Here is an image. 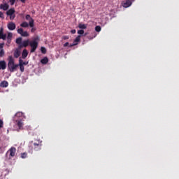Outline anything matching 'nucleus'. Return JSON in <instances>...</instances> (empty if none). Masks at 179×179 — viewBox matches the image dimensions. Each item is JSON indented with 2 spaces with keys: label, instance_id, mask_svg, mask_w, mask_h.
Segmentation results:
<instances>
[{
  "label": "nucleus",
  "instance_id": "nucleus-1",
  "mask_svg": "<svg viewBox=\"0 0 179 179\" xmlns=\"http://www.w3.org/2000/svg\"><path fill=\"white\" fill-rule=\"evenodd\" d=\"M43 141H38V143H34L33 141L31 142L30 145H29V153H33V150L35 152H38V150H41V146H43Z\"/></svg>",
  "mask_w": 179,
  "mask_h": 179
},
{
  "label": "nucleus",
  "instance_id": "nucleus-2",
  "mask_svg": "<svg viewBox=\"0 0 179 179\" xmlns=\"http://www.w3.org/2000/svg\"><path fill=\"white\" fill-rule=\"evenodd\" d=\"M19 68L18 64H15V59H13V57L9 56L8 57V71H9L11 73L15 72L16 69Z\"/></svg>",
  "mask_w": 179,
  "mask_h": 179
},
{
  "label": "nucleus",
  "instance_id": "nucleus-3",
  "mask_svg": "<svg viewBox=\"0 0 179 179\" xmlns=\"http://www.w3.org/2000/svg\"><path fill=\"white\" fill-rule=\"evenodd\" d=\"M16 44L18 45L19 48H23V47L26 48L30 45V40L27 39L23 41V38L22 37H19L15 41Z\"/></svg>",
  "mask_w": 179,
  "mask_h": 179
},
{
  "label": "nucleus",
  "instance_id": "nucleus-4",
  "mask_svg": "<svg viewBox=\"0 0 179 179\" xmlns=\"http://www.w3.org/2000/svg\"><path fill=\"white\" fill-rule=\"evenodd\" d=\"M38 41H40V37H35L33 41H29V45L31 47V52H35L38 47Z\"/></svg>",
  "mask_w": 179,
  "mask_h": 179
},
{
  "label": "nucleus",
  "instance_id": "nucleus-5",
  "mask_svg": "<svg viewBox=\"0 0 179 179\" xmlns=\"http://www.w3.org/2000/svg\"><path fill=\"white\" fill-rule=\"evenodd\" d=\"M8 153H9V156H10V159L11 157H15V155H16V148L15 147H11L6 152V155H8Z\"/></svg>",
  "mask_w": 179,
  "mask_h": 179
},
{
  "label": "nucleus",
  "instance_id": "nucleus-6",
  "mask_svg": "<svg viewBox=\"0 0 179 179\" xmlns=\"http://www.w3.org/2000/svg\"><path fill=\"white\" fill-rule=\"evenodd\" d=\"M18 34H20L22 37H29V33L27 31H24L22 29V28H20L17 29Z\"/></svg>",
  "mask_w": 179,
  "mask_h": 179
},
{
  "label": "nucleus",
  "instance_id": "nucleus-7",
  "mask_svg": "<svg viewBox=\"0 0 179 179\" xmlns=\"http://www.w3.org/2000/svg\"><path fill=\"white\" fill-rule=\"evenodd\" d=\"M123 8H129L132 5V1L131 0H125L122 2Z\"/></svg>",
  "mask_w": 179,
  "mask_h": 179
},
{
  "label": "nucleus",
  "instance_id": "nucleus-8",
  "mask_svg": "<svg viewBox=\"0 0 179 179\" xmlns=\"http://www.w3.org/2000/svg\"><path fill=\"white\" fill-rule=\"evenodd\" d=\"M8 30H15L16 29V24L15 22H9L7 25Z\"/></svg>",
  "mask_w": 179,
  "mask_h": 179
},
{
  "label": "nucleus",
  "instance_id": "nucleus-9",
  "mask_svg": "<svg viewBox=\"0 0 179 179\" xmlns=\"http://www.w3.org/2000/svg\"><path fill=\"white\" fill-rule=\"evenodd\" d=\"M0 39L6 40V34H3V28L0 29Z\"/></svg>",
  "mask_w": 179,
  "mask_h": 179
},
{
  "label": "nucleus",
  "instance_id": "nucleus-10",
  "mask_svg": "<svg viewBox=\"0 0 179 179\" xmlns=\"http://www.w3.org/2000/svg\"><path fill=\"white\" fill-rule=\"evenodd\" d=\"M20 50H22L21 48H19V46L17 47V48L15 49V50L14 51V57L15 58H17L18 57H20Z\"/></svg>",
  "mask_w": 179,
  "mask_h": 179
},
{
  "label": "nucleus",
  "instance_id": "nucleus-11",
  "mask_svg": "<svg viewBox=\"0 0 179 179\" xmlns=\"http://www.w3.org/2000/svg\"><path fill=\"white\" fill-rule=\"evenodd\" d=\"M0 69H2V71L6 69V62L5 60L0 61Z\"/></svg>",
  "mask_w": 179,
  "mask_h": 179
},
{
  "label": "nucleus",
  "instance_id": "nucleus-12",
  "mask_svg": "<svg viewBox=\"0 0 179 179\" xmlns=\"http://www.w3.org/2000/svg\"><path fill=\"white\" fill-rule=\"evenodd\" d=\"M0 9L3 10H8L9 9V5L8 3L1 4Z\"/></svg>",
  "mask_w": 179,
  "mask_h": 179
},
{
  "label": "nucleus",
  "instance_id": "nucleus-13",
  "mask_svg": "<svg viewBox=\"0 0 179 179\" xmlns=\"http://www.w3.org/2000/svg\"><path fill=\"white\" fill-rule=\"evenodd\" d=\"M9 86V83L6 80H3L0 83V87H8Z\"/></svg>",
  "mask_w": 179,
  "mask_h": 179
},
{
  "label": "nucleus",
  "instance_id": "nucleus-14",
  "mask_svg": "<svg viewBox=\"0 0 179 179\" xmlns=\"http://www.w3.org/2000/svg\"><path fill=\"white\" fill-rule=\"evenodd\" d=\"M6 15L8 16H12V15H15V8H10L6 12Z\"/></svg>",
  "mask_w": 179,
  "mask_h": 179
},
{
  "label": "nucleus",
  "instance_id": "nucleus-15",
  "mask_svg": "<svg viewBox=\"0 0 179 179\" xmlns=\"http://www.w3.org/2000/svg\"><path fill=\"white\" fill-rule=\"evenodd\" d=\"M27 55H29V52H27V50L24 49L22 51V55L23 59H26V58H27Z\"/></svg>",
  "mask_w": 179,
  "mask_h": 179
},
{
  "label": "nucleus",
  "instance_id": "nucleus-16",
  "mask_svg": "<svg viewBox=\"0 0 179 179\" xmlns=\"http://www.w3.org/2000/svg\"><path fill=\"white\" fill-rule=\"evenodd\" d=\"M20 1L22 3H26V0H20ZM9 2L10 3L11 6H13V5H15V2H16V0H9Z\"/></svg>",
  "mask_w": 179,
  "mask_h": 179
},
{
  "label": "nucleus",
  "instance_id": "nucleus-17",
  "mask_svg": "<svg viewBox=\"0 0 179 179\" xmlns=\"http://www.w3.org/2000/svg\"><path fill=\"white\" fill-rule=\"evenodd\" d=\"M41 64L43 65H45L46 64H48V57H45L43 59L41 60Z\"/></svg>",
  "mask_w": 179,
  "mask_h": 179
},
{
  "label": "nucleus",
  "instance_id": "nucleus-18",
  "mask_svg": "<svg viewBox=\"0 0 179 179\" xmlns=\"http://www.w3.org/2000/svg\"><path fill=\"white\" fill-rule=\"evenodd\" d=\"M78 27H79V29H87V25L85 24L80 23L78 24Z\"/></svg>",
  "mask_w": 179,
  "mask_h": 179
},
{
  "label": "nucleus",
  "instance_id": "nucleus-19",
  "mask_svg": "<svg viewBox=\"0 0 179 179\" xmlns=\"http://www.w3.org/2000/svg\"><path fill=\"white\" fill-rule=\"evenodd\" d=\"M80 35H78L73 41V43L74 44H78V43H79V41H80Z\"/></svg>",
  "mask_w": 179,
  "mask_h": 179
},
{
  "label": "nucleus",
  "instance_id": "nucleus-20",
  "mask_svg": "<svg viewBox=\"0 0 179 179\" xmlns=\"http://www.w3.org/2000/svg\"><path fill=\"white\" fill-rule=\"evenodd\" d=\"M17 127H18V128H19L20 129H21L22 128H23V122H22V121H20V120H17Z\"/></svg>",
  "mask_w": 179,
  "mask_h": 179
},
{
  "label": "nucleus",
  "instance_id": "nucleus-21",
  "mask_svg": "<svg viewBox=\"0 0 179 179\" xmlns=\"http://www.w3.org/2000/svg\"><path fill=\"white\" fill-rule=\"evenodd\" d=\"M29 25L30 27H34V20L31 19V20H29Z\"/></svg>",
  "mask_w": 179,
  "mask_h": 179
},
{
  "label": "nucleus",
  "instance_id": "nucleus-22",
  "mask_svg": "<svg viewBox=\"0 0 179 179\" xmlns=\"http://www.w3.org/2000/svg\"><path fill=\"white\" fill-rule=\"evenodd\" d=\"M21 27H29V23L27 22H24L22 24H20Z\"/></svg>",
  "mask_w": 179,
  "mask_h": 179
},
{
  "label": "nucleus",
  "instance_id": "nucleus-23",
  "mask_svg": "<svg viewBox=\"0 0 179 179\" xmlns=\"http://www.w3.org/2000/svg\"><path fill=\"white\" fill-rule=\"evenodd\" d=\"M15 117H17V118H20L21 117H23V113L22 112H17L15 114Z\"/></svg>",
  "mask_w": 179,
  "mask_h": 179
},
{
  "label": "nucleus",
  "instance_id": "nucleus-24",
  "mask_svg": "<svg viewBox=\"0 0 179 179\" xmlns=\"http://www.w3.org/2000/svg\"><path fill=\"white\" fill-rule=\"evenodd\" d=\"M41 51L42 54H47V49H45V47H41Z\"/></svg>",
  "mask_w": 179,
  "mask_h": 179
},
{
  "label": "nucleus",
  "instance_id": "nucleus-25",
  "mask_svg": "<svg viewBox=\"0 0 179 179\" xmlns=\"http://www.w3.org/2000/svg\"><path fill=\"white\" fill-rule=\"evenodd\" d=\"M13 36V34L12 33L9 32L7 36V40H12Z\"/></svg>",
  "mask_w": 179,
  "mask_h": 179
},
{
  "label": "nucleus",
  "instance_id": "nucleus-26",
  "mask_svg": "<svg viewBox=\"0 0 179 179\" xmlns=\"http://www.w3.org/2000/svg\"><path fill=\"white\" fill-rule=\"evenodd\" d=\"M27 157V152L21 153V159H26Z\"/></svg>",
  "mask_w": 179,
  "mask_h": 179
},
{
  "label": "nucleus",
  "instance_id": "nucleus-27",
  "mask_svg": "<svg viewBox=\"0 0 179 179\" xmlns=\"http://www.w3.org/2000/svg\"><path fill=\"white\" fill-rule=\"evenodd\" d=\"M5 56V50H3V49H1L0 50V57H4Z\"/></svg>",
  "mask_w": 179,
  "mask_h": 179
},
{
  "label": "nucleus",
  "instance_id": "nucleus-28",
  "mask_svg": "<svg viewBox=\"0 0 179 179\" xmlns=\"http://www.w3.org/2000/svg\"><path fill=\"white\" fill-rule=\"evenodd\" d=\"M95 31H97L98 33L100 32V31H101V27H100V26H96V27H95Z\"/></svg>",
  "mask_w": 179,
  "mask_h": 179
},
{
  "label": "nucleus",
  "instance_id": "nucleus-29",
  "mask_svg": "<svg viewBox=\"0 0 179 179\" xmlns=\"http://www.w3.org/2000/svg\"><path fill=\"white\" fill-rule=\"evenodd\" d=\"M25 19L27 20H31V19H33L32 17H31V16H30V15H26V17H25Z\"/></svg>",
  "mask_w": 179,
  "mask_h": 179
},
{
  "label": "nucleus",
  "instance_id": "nucleus-30",
  "mask_svg": "<svg viewBox=\"0 0 179 179\" xmlns=\"http://www.w3.org/2000/svg\"><path fill=\"white\" fill-rule=\"evenodd\" d=\"M20 69L21 72H24V66H22V64H20Z\"/></svg>",
  "mask_w": 179,
  "mask_h": 179
},
{
  "label": "nucleus",
  "instance_id": "nucleus-31",
  "mask_svg": "<svg viewBox=\"0 0 179 179\" xmlns=\"http://www.w3.org/2000/svg\"><path fill=\"white\" fill-rule=\"evenodd\" d=\"M85 31L83 29H80L78 31V34H84Z\"/></svg>",
  "mask_w": 179,
  "mask_h": 179
},
{
  "label": "nucleus",
  "instance_id": "nucleus-32",
  "mask_svg": "<svg viewBox=\"0 0 179 179\" xmlns=\"http://www.w3.org/2000/svg\"><path fill=\"white\" fill-rule=\"evenodd\" d=\"M0 128H3V121L0 120Z\"/></svg>",
  "mask_w": 179,
  "mask_h": 179
},
{
  "label": "nucleus",
  "instance_id": "nucleus-33",
  "mask_svg": "<svg viewBox=\"0 0 179 179\" xmlns=\"http://www.w3.org/2000/svg\"><path fill=\"white\" fill-rule=\"evenodd\" d=\"M75 45H78V43H74L73 42V43H71V44L69 45V47H70V48H72V47H75Z\"/></svg>",
  "mask_w": 179,
  "mask_h": 179
},
{
  "label": "nucleus",
  "instance_id": "nucleus-34",
  "mask_svg": "<svg viewBox=\"0 0 179 179\" xmlns=\"http://www.w3.org/2000/svg\"><path fill=\"white\" fill-rule=\"evenodd\" d=\"M15 17H16V15H15L13 14L12 15H10V20H13V19H15Z\"/></svg>",
  "mask_w": 179,
  "mask_h": 179
},
{
  "label": "nucleus",
  "instance_id": "nucleus-35",
  "mask_svg": "<svg viewBox=\"0 0 179 179\" xmlns=\"http://www.w3.org/2000/svg\"><path fill=\"white\" fill-rule=\"evenodd\" d=\"M3 45H5V43H0V50H3Z\"/></svg>",
  "mask_w": 179,
  "mask_h": 179
},
{
  "label": "nucleus",
  "instance_id": "nucleus-36",
  "mask_svg": "<svg viewBox=\"0 0 179 179\" xmlns=\"http://www.w3.org/2000/svg\"><path fill=\"white\" fill-rule=\"evenodd\" d=\"M20 64L23 66V60H22V59H20V60H19L18 66H20Z\"/></svg>",
  "mask_w": 179,
  "mask_h": 179
},
{
  "label": "nucleus",
  "instance_id": "nucleus-37",
  "mask_svg": "<svg viewBox=\"0 0 179 179\" xmlns=\"http://www.w3.org/2000/svg\"><path fill=\"white\" fill-rule=\"evenodd\" d=\"M71 34H75L76 33V29H73L71 31Z\"/></svg>",
  "mask_w": 179,
  "mask_h": 179
},
{
  "label": "nucleus",
  "instance_id": "nucleus-38",
  "mask_svg": "<svg viewBox=\"0 0 179 179\" xmlns=\"http://www.w3.org/2000/svg\"><path fill=\"white\" fill-rule=\"evenodd\" d=\"M0 17H1V19H3V17H4L3 13L0 12Z\"/></svg>",
  "mask_w": 179,
  "mask_h": 179
},
{
  "label": "nucleus",
  "instance_id": "nucleus-39",
  "mask_svg": "<svg viewBox=\"0 0 179 179\" xmlns=\"http://www.w3.org/2000/svg\"><path fill=\"white\" fill-rule=\"evenodd\" d=\"M63 38H64V40H68L69 38V36H63Z\"/></svg>",
  "mask_w": 179,
  "mask_h": 179
},
{
  "label": "nucleus",
  "instance_id": "nucleus-40",
  "mask_svg": "<svg viewBox=\"0 0 179 179\" xmlns=\"http://www.w3.org/2000/svg\"><path fill=\"white\" fill-rule=\"evenodd\" d=\"M68 45H69V43L68 42L64 44V47H68Z\"/></svg>",
  "mask_w": 179,
  "mask_h": 179
},
{
  "label": "nucleus",
  "instance_id": "nucleus-41",
  "mask_svg": "<svg viewBox=\"0 0 179 179\" xmlns=\"http://www.w3.org/2000/svg\"><path fill=\"white\" fill-rule=\"evenodd\" d=\"M27 64H29L28 62H23L22 66H24V65H27Z\"/></svg>",
  "mask_w": 179,
  "mask_h": 179
},
{
  "label": "nucleus",
  "instance_id": "nucleus-42",
  "mask_svg": "<svg viewBox=\"0 0 179 179\" xmlns=\"http://www.w3.org/2000/svg\"><path fill=\"white\" fill-rule=\"evenodd\" d=\"M11 41H12V39H7V43L8 44H10Z\"/></svg>",
  "mask_w": 179,
  "mask_h": 179
},
{
  "label": "nucleus",
  "instance_id": "nucleus-43",
  "mask_svg": "<svg viewBox=\"0 0 179 179\" xmlns=\"http://www.w3.org/2000/svg\"><path fill=\"white\" fill-rule=\"evenodd\" d=\"M36 29H34V28H32L31 29V31L33 33V31H34Z\"/></svg>",
  "mask_w": 179,
  "mask_h": 179
},
{
  "label": "nucleus",
  "instance_id": "nucleus-44",
  "mask_svg": "<svg viewBox=\"0 0 179 179\" xmlns=\"http://www.w3.org/2000/svg\"><path fill=\"white\" fill-rule=\"evenodd\" d=\"M0 150H1V147H0Z\"/></svg>",
  "mask_w": 179,
  "mask_h": 179
}]
</instances>
